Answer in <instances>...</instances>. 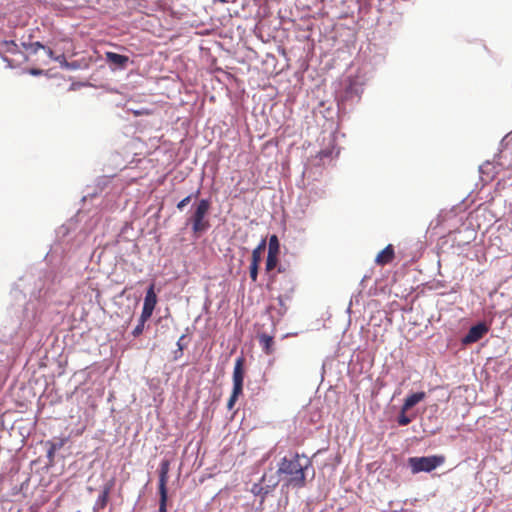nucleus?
I'll use <instances>...</instances> for the list:
<instances>
[{"instance_id": "20e7f679", "label": "nucleus", "mask_w": 512, "mask_h": 512, "mask_svg": "<svg viewBox=\"0 0 512 512\" xmlns=\"http://www.w3.org/2000/svg\"><path fill=\"white\" fill-rule=\"evenodd\" d=\"M245 361L246 360H245L244 356H239L235 360V365H234L233 375H232L233 389L243 391V381H244V376H245V370H244Z\"/></svg>"}, {"instance_id": "0eeeda50", "label": "nucleus", "mask_w": 512, "mask_h": 512, "mask_svg": "<svg viewBox=\"0 0 512 512\" xmlns=\"http://www.w3.org/2000/svg\"><path fill=\"white\" fill-rule=\"evenodd\" d=\"M169 471H170V461L164 459L161 461L159 466V482H158V492L163 494H168L167 483L169 479Z\"/></svg>"}, {"instance_id": "9d476101", "label": "nucleus", "mask_w": 512, "mask_h": 512, "mask_svg": "<svg viewBox=\"0 0 512 512\" xmlns=\"http://www.w3.org/2000/svg\"><path fill=\"white\" fill-rule=\"evenodd\" d=\"M259 344L266 355H271L274 352V337L266 333L258 335Z\"/></svg>"}, {"instance_id": "6ab92c4d", "label": "nucleus", "mask_w": 512, "mask_h": 512, "mask_svg": "<svg viewBox=\"0 0 512 512\" xmlns=\"http://www.w3.org/2000/svg\"><path fill=\"white\" fill-rule=\"evenodd\" d=\"M160 501H159V512H167V500L168 494L159 493Z\"/></svg>"}, {"instance_id": "7ed1b4c3", "label": "nucleus", "mask_w": 512, "mask_h": 512, "mask_svg": "<svg viewBox=\"0 0 512 512\" xmlns=\"http://www.w3.org/2000/svg\"><path fill=\"white\" fill-rule=\"evenodd\" d=\"M446 458L444 455H432L423 457H411L408 460L409 466L414 474L419 472H431L444 464Z\"/></svg>"}, {"instance_id": "2eb2a0df", "label": "nucleus", "mask_w": 512, "mask_h": 512, "mask_svg": "<svg viewBox=\"0 0 512 512\" xmlns=\"http://www.w3.org/2000/svg\"><path fill=\"white\" fill-rule=\"evenodd\" d=\"M278 263V255L268 254L266 258L265 269L267 273L273 271Z\"/></svg>"}, {"instance_id": "c85d7f7f", "label": "nucleus", "mask_w": 512, "mask_h": 512, "mask_svg": "<svg viewBox=\"0 0 512 512\" xmlns=\"http://www.w3.org/2000/svg\"><path fill=\"white\" fill-rule=\"evenodd\" d=\"M3 60H4L5 62H7V66H8V67H14V65L12 64V61H11V60H9L7 57H3Z\"/></svg>"}, {"instance_id": "f257e3e1", "label": "nucleus", "mask_w": 512, "mask_h": 512, "mask_svg": "<svg viewBox=\"0 0 512 512\" xmlns=\"http://www.w3.org/2000/svg\"><path fill=\"white\" fill-rule=\"evenodd\" d=\"M311 461L305 455L295 453L292 457H283L279 463L278 475L285 487L303 488L306 486V471Z\"/></svg>"}, {"instance_id": "cd10ccee", "label": "nucleus", "mask_w": 512, "mask_h": 512, "mask_svg": "<svg viewBox=\"0 0 512 512\" xmlns=\"http://www.w3.org/2000/svg\"><path fill=\"white\" fill-rule=\"evenodd\" d=\"M214 2H221V3H235L236 0H213Z\"/></svg>"}, {"instance_id": "4468645a", "label": "nucleus", "mask_w": 512, "mask_h": 512, "mask_svg": "<svg viewBox=\"0 0 512 512\" xmlns=\"http://www.w3.org/2000/svg\"><path fill=\"white\" fill-rule=\"evenodd\" d=\"M280 243L276 235H272L269 239L268 254L279 255Z\"/></svg>"}, {"instance_id": "ddd939ff", "label": "nucleus", "mask_w": 512, "mask_h": 512, "mask_svg": "<svg viewBox=\"0 0 512 512\" xmlns=\"http://www.w3.org/2000/svg\"><path fill=\"white\" fill-rule=\"evenodd\" d=\"M19 52L18 45L14 41H2L0 42V54L10 53L17 54Z\"/></svg>"}, {"instance_id": "4be33fe9", "label": "nucleus", "mask_w": 512, "mask_h": 512, "mask_svg": "<svg viewBox=\"0 0 512 512\" xmlns=\"http://www.w3.org/2000/svg\"><path fill=\"white\" fill-rule=\"evenodd\" d=\"M266 245H267V242H266V239H262L259 244L253 249L254 252H258L259 254H263V252L265 251L266 249Z\"/></svg>"}, {"instance_id": "412c9836", "label": "nucleus", "mask_w": 512, "mask_h": 512, "mask_svg": "<svg viewBox=\"0 0 512 512\" xmlns=\"http://www.w3.org/2000/svg\"><path fill=\"white\" fill-rule=\"evenodd\" d=\"M192 197H193V195H188L185 198H183L181 201H179L177 203V209L182 211L184 209V207H186L190 203Z\"/></svg>"}, {"instance_id": "f03ea898", "label": "nucleus", "mask_w": 512, "mask_h": 512, "mask_svg": "<svg viewBox=\"0 0 512 512\" xmlns=\"http://www.w3.org/2000/svg\"><path fill=\"white\" fill-rule=\"evenodd\" d=\"M210 209V201L208 199H201L189 218L192 224V230L195 234H200L210 227V223L206 216Z\"/></svg>"}, {"instance_id": "c756f323", "label": "nucleus", "mask_w": 512, "mask_h": 512, "mask_svg": "<svg viewBox=\"0 0 512 512\" xmlns=\"http://www.w3.org/2000/svg\"><path fill=\"white\" fill-rule=\"evenodd\" d=\"M278 272H279V273H283V272H285V268H283V267H281V266H280V267H278Z\"/></svg>"}, {"instance_id": "393cba45", "label": "nucleus", "mask_w": 512, "mask_h": 512, "mask_svg": "<svg viewBox=\"0 0 512 512\" xmlns=\"http://www.w3.org/2000/svg\"><path fill=\"white\" fill-rule=\"evenodd\" d=\"M114 485H115V478H111L109 481H107L104 484L102 490L105 492L111 493L112 489L114 488Z\"/></svg>"}, {"instance_id": "7c9ffc66", "label": "nucleus", "mask_w": 512, "mask_h": 512, "mask_svg": "<svg viewBox=\"0 0 512 512\" xmlns=\"http://www.w3.org/2000/svg\"><path fill=\"white\" fill-rule=\"evenodd\" d=\"M266 477H267V476H266V474H264V475L262 476L261 481H262V482H266Z\"/></svg>"}, {"instance_id": "423d86ee", "label": "nucleus", "mask_w": 512, "mask_h": 512, "mask_svg": "<svg viewBox=\"0 0 512 512\" xmlns=\"http://www.w3.org/2000/svg\"><path fill=\"white\" fill-rule=\"evenodd\" d=\"M488 332V327L484 323L472 326L468 333L462 339L463 344H472L479 341Z\"/></svg>"}, {"instance_id": "aec40b11", "label": "nucleus", "mask_w": 512, "mask_h": 512, "mask_svg": "<svg viewBox=\"0 0 512 512\" xmlns=\"http://www.w3.org/2000/svg\"><path fill=\"white\" fill-rule=\"evenodd\" d=\"M258 270H259V265H257V264L249 266V274H250V278H251L252 282L257 281Z\"/></svg>"}, {"instance_id": "6e6552de", "label": "nucleus", "mask_w": 512, "mask_h": 512, "mask_svg": "<svg viewBox=\"0 0 512 512\" xmlns=\"http://www.w3.org/2000/svg\"><path fill=\"white\" fill-rule=\"evenodd\" d=\"M395 257L394 248L392 244L387 245L383 250H381L376 258L375 263L380 266H385L393 261Z\"/></svg>"}, {"instance_id": "9b49d317", "label": "nucleus", "mask_w": 512, "mask_h": 512, "mask_svg": "<svg viewBox=\"0 0 512 512\" xmlns=\"http://www.w3.org/2000/svg\"><path fill=\"white\" fill-rule=\"evenodd\" d=\"M425 392L413 393L406 397L402 405V412L405 413L425 398Z\"/></svg>"}, {"instance_id": "b1692460", "label": "nucleus", "mask_w": 512, "mask_h": 512, "mask_svg": "<svg viewBox=\"0 0 512 512\" xmlns=\"http://www.w3.org/2000/svg\"><path fill=\"white\" fill-rule=\"evenodd\" d=\"M261 259H262L261 254H259L258 252L252 251L250 265H255V264L260 265Z\"/></svg>"}, {"instance_id": "1a4fd4ad", "label": "nucleus", "mask_w": 512, "mask_h": 512, "mask_svg": "<svg viewBox=\"0 0 512 512\" xmlns=\"http://www.w3.org/2000/svg\"><path fill=\"white\" fill-rule=\"evenodd\" d=\"M105 59L108 63L113 64L118 68H125L129 62L128 56L117 54L115 52H106Z\"/></svg>"}, {"instance_id": "f8f14e48", "label": "nucleus", "mask_w": 512, "mask_h": 512, "mask_svg": "<svg viewBox=\"0 0 512 512\" xmlns=\"http://www.w3.org/2000/svg\"><path fill=\"white\" fill-rule=\"evenodd\" d=\"M278 484V481H269V484L266 485V488H264L260 483L254 484L252 486V493L255 495L262 494V498H264L270 491V489L276 487Z\"/></svg>"}, {"instance_id": "f3484780", "label": "nucleus", "mask_w": 512, "mask_h": 512, "mask_svg": "<svg viewBox=\"0 0 512 512\" xmlns=\"http://www.w3.org/2000/svg\"><path fill=\"white\" fill-rule=\"evenodd\" d=\"M242 390H237V389H232V393L230 395V398L228 399V402H227V408L229 410L233 409V407L235 406V403L238 399V397L242 394Z\"/></svg>"}, {"instance_id": "a211bd4d", "label": "nucleus", "mask_w": 512, "mask_h": 512, "mask_svg": "<svg viewBox=\"0 0 512 512\" xmlns=\"http://www.w3.org/2000/svg\"><path fill=\"white\" fill-rule=\"evenodd\" d=\"M109 498H110V493L102 490L97 499V505L99 506V508L104 509L109 502Z\"/></svg>"}, {"instance_id": "dca6fc26", "label": "nucleus", "mask_w": 512, "mask_h": 512, "mask_svg": "<svg viewBox=\"0 0 512 512\" xmlns=\"http://www.w3.org/2000/svg\"><path fill=\"white\" fill-rule=\"evenodd\" d=\"M150 319V317H145L143 318V314L140 315V318H139V321H138V324L136 325V327L133 329L132 331V335L134 337H138L140 336L142 333H143V330H144V326H145V323Z\"/></svg>"}, {"instance_id": "39448f33", "label": "nucleus", "mask_w": 512, "mask_h": 512, "mask_svg": "<svg viewBox=\"0 0 512 512\" xmlns=\"http://www.w3.org/2000/svg\"><path fill=\"white\" fill-rule=\"evenodd\" d=\"M154 287L155 285L152 283L146 291L144 304L141 312V314H143V318L151 317L157 304V295L155 293Z\"/></svg>"}, {"instance_id": "bb28decb", "label": "nucleus", "mask_w": 512, "mask_h": 512, "mask_svg": "<svg viewBox=\"0 0 512 512\" xmlns=\"http://www.w3.org/2000/svg\"><path fill=\"white\" fill-rule=\"evenodd\" d=\"M30 47L34 53H36L39 49H46V47L42 45L40 42L31 43Z\"/></svg>"}, {"instance_id": "5701e85b", "label": "nucleus", "mask_w": 512, "mask_h": 512, "mask_svg": "<svg viewBox=\"0 0 512 512\" xmlns=\"http://www.w3.org/2000/svg\"><path fill=\"white\" fill-rule=\"evenodd\" d=\"M410 422H411V419H410L408 416H406V415H405V413H403V412L401 411V414H400V415H399V417H398V423H399V425H401V426H406V425H408Z\"/></svg>"}, {"instance_id": "a878e982", "label": "nucleus", "mask_w": 512, "mask_h": 512, "mask_svg": "<svg viewBox=\"0 0 512 512\" xmlns=\"http://www.w3.org/2000/svg\"><path fill=\"white\" fill-rule=\"evenodd\" d=\"M44 50L46 51L47 55H48L51 59H54V60L59 61V62H61L62 60H64V59H65L63 55L55 57V56H54V52H53V51H52V49H50L49 47H46V49H44Z\"/></svg>"}]
</instances>
